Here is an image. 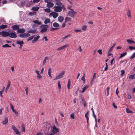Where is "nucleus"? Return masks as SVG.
<instances>
[{"mask_svg":"<svg viewBox=\"0 0 135 135\" xmlns=\"http://www.w3.org/2000/svg\"><path fill=\"white\" fill-rule=\"evenodd\" d=\"M69 46L68 45H65L62 46L61 47L57 49V50H60L64 49L65 48Z\"/></svg>","mask_w":135,"mask_h":135,"instance_id":"15","label":"nucleus"},{"mask_svg":"<svg viewBox=\"0 0 135 135\" xmlns=\"http://www.w3.org/2000/svg\"><path fill=\"white\" fill-rule=\"evenodd\" d=\"M39 9V8L38 7H33L32 8V9L35 11H37Z\"/></svg>","mask_w":135,"mask_h":135,"instance_id":"23","label":"nucleus"},{"mask_svg":"<svg viewBox=\"0 0 135 135\" xmlns=\"http://www.w3.org/2000/svg\"><path fill=\"white\" fill-rule=\"evenodd\" d=\"M115 45V43L113 44L112 46L111 47V48L108 50V52H110L111 51L113 50V48L114 47Z\"/></svg>","mask_w":135,"mask_h":135,"instance_id":"30","label":"nucleus"},{"mask_svg":"<svg viewBox=\"0 0 135 135\" xmlns=\"http://www.w3.org/2000/svg\"><path fill=\"white\" fill-rule=\"evenodd\" d=\"M10 106H11V108L12 109V111L13 110H14V107L11 104H10Z\"/></svg>","mask_w":135,"mask_h":135,"instance_id":"62","label":"nucleus"},{"mask_svg":"<svg viewBox=\"0 0 135 135\" xmlns=\"http://www.w3.org/2000/svg\"><path fill=\"white\" fill-rule=\"evenodd\" d=\"M118 87L117 88V89L116 90V91H115V94H117V95H118V94L119 93V91L118 90Z\"/></svg>","mask_w":135,"mask_h":135,"instance_id":"52","label":"nucleus"},{"mask_svg":"<svg viewBox=\"0 0 135 135\" xmlns=\"http://www.w3.org/2000/svg\"><path fill=\"white\" fill-rule=\"evenodd\" d=\"M127 98L128 99H131V96L130 94H128L127 95Z\"/></svg>","mask_w":135,"mask_h":135,"instance_id":"60","label":"nucleus"},{"mask_svg":"<svg viewBox=\"0 0 135 135\" xmlns=\"http://www.w3.org/2000/svg\"><path fill=\"white\" fill-rule=\"evenodd\" d=\"M41 27L43 28L41 30V32L42 33H43L47 31L49 26L47 25H41Z\"/></svg>","mask_w":135,"mask_h":135,"instance_id":"2","label":"nucleus"},{"mask_svg":"<svg viewBox=\"0 0 135 135\" xmlns=\"http://www.w3.org/2000/svg\"><path fill=\"white\" fill-rule=\"evenodd\" d=\"M88 112H87V113H86L85 114V116L87 119V123H88V124H89L88 121L89 120V118L88 116L87 115V114H88Z\"/></svg>","mask_w":135,"mask_h":135,"instance_id":"31","label":"nucleus"},{"mask_svg":"<svg viewBox=\"0 0 135 135\" xmlns=\"http://www.w3.org/2000/svg\"><path fill=\"white\" fill-rule=\"evenodd\" d=\"M34 36H35L34 35H33V36H31V37H29L28 38L27 40V41H29L32 40L33 39V38H34Z\"/></svg>","mask_w":135,"mask_h":135,"instance_id":"41","label":"nucleus"},{"mask_svg":"<svg viewBox=\"0 0 135 135\" xmlns=\"http://www.w3.org/2000/svg\"><path fill=\"white\" fill-rule=\"evenodd\" d=\"M33 22L37 24L38 25H40L41 24V22H39L38 21L36 20L35 21H33Z\"/></svg>","mask_w":135,"mask_h":135,"instance_id":"33","label":"nucleus"},{"mask_svg":"<svg viewBox=\"0 0 135 135\" xmlns=\"http://www.w3.org/2000/svg\"><path fill=\"white\" fill-rule=\"evenodd\" d=\"M127 42L129 44H135V42L133 40H131L128 39L127 40Z\"/></svg>","mask_w":135,"mask_h":135,"instance_id":"26","label":"nucleus"},{"mask_svg":"<svg viewBox=\"0 0 135 135\" xmlns=\"http://www.w3.org/2000/svg\"><path fill=\"white\" fill-rule=\"evenodd\" d=\"M53 26L55 27H57L59 26V24L57 22H54L53 24Z\"/></svg>","mask_w":135,"mask_h":135,"instance_id":"27","label":"nucleus"},{"mask_svg":"<svg viewBox=\"0 0 135 135\" xmlns=\"http://www.w3.org/2000/svg\"><path fill=\"white\" fill-rule=\"evenodd\" d=\"M2 47H11V46L9 45L8 44H6L5 45H3L2 46Z\"/></svg>","mask_w":135,"mask_h":135,"instance_id":"38","label":"nucleus"},{"mask_svg":"<svg viewBox=\"0 0 135 135\" xmlns=\"http://www.w3.org/2000/svg\"><path fill=\"white\" fill-rule=\"evenodd\" d=\"M65 72L64 71H63L62 72L60 73V74L58 75L57 76V78H58V79L62 78L63 77V75H64Z\"/></svg>","mask_w":135,"mask_h":135,"instance_id":"10","label":"nucleus"},{"mask_svg":"<svg viewBox=\"0 0 135 135\" xmlns=\"http://www.w3.org/2000/svg\"><path fill=\"white\" fill-rule=\"evenodd\" d=\"M52 72V69L51 68H49L48 69V73H51Z\"/></svg>","mask_w":135,"mask_h":135,"instance_id":"55","label":"nucleus"},{"mask_svg":"<svg viewBox=\"0 0 135 135\" xmlns=\"http://www.w3.org/2000/svg\"><path fill=\"white\" fill-rule=\"evenodd\" d=\"M74 115V113H72L70 115V117L72 119H74L75 118Z\"/></svg>","mask_w":135,"mask_h":135,"instance_id":"43","label":"nucleus"},{"mask_svg":"<svg viewBox=\"0 0 135 135\" xmlns=\"http://www.w3.org/2000/svg\"><path fill=\"white\" fill-rule=\"evenodd\" d=\"M22 127V132H25V126L23 125H22L21 126Z\"/></svg>","mask_w":135,"mask_h":135,"instance_id":"39","label":"nucleus"},{"mask_svg":"<svg viewBox=\"0 0 135 135\" xmlns=\"http://www.w3.org/2000/svg\"><path fill=\"white\" fill-rule=\"evenodd\" d=\"M129 49L131 50H135V47H134L130 46H129Z\"/></svg>","mask_w":135,"mask_h":135,"instance_id":"42","label":"nucleus"},{"mask_svg":"<svg viewBox=\"0 0 135 135\" xmlns=\"http://www.w3.org/2000/svg\"><path fill=\"white\" fill-rule=\"evenodd\" d=\"M87 27L86 26H83L82 27V30H85L86 28Z\"/></svg>","mask_w":135,"mask_h":135,"instance_id":"53","label":"nucleus"},{"mask_svg":"<svg viewBox=\"0 0 135 135\" xmlns=\"http://www.w3.org/2000/svg\"><path fill=\"white\" fill-rule=\"evenodd\" d=\"M16 43L20 45H23V41H17Z\"/></svg>","mask_w":135,"mask_h":135,"instance_id":"25","label":"nucleus"},{"mask_svg":"<svg viewBox=\"0 0 135 135\" xmlns=\"http://www.w3.org/2000/svg\"><path fill=\"white\" fill-rule=\"evenodd\" d=\"M19 28V26L18 25H14L11 27V28L13 30L18 29Z\"/></svg>","mask_w":135,"mask_h":135,"instance_id":"14","label":"nucleus"},{"mask_svg":"<svg viewBox=\"0 0 135 135\" xmlns=\"http://www.w3.org/2000/svg\"><path fill=\"white\" fill-rule=\"evenodd\" d=\"M58 28H53L51 29L50 30L51 31H53L54 30H55L56 29H58Z\"/></svg>","mask_w":135,"mask_h":135,"instance_id":"54","label":"nucleus"},{"mask_svg":"<svg viewBox=\"0 0 135 135\" xmlns=\"http://www.w3.org/2000/svg\"><path fill=\"white\" fill-rule=\"evenodd\" d=\"M93 116L95 118V122H97V116H96V115Z\"/></svg>","mask_w":135,"mask_h":135,"instance_id":"58","label":"nucleus"},{"mask_svg":"<svg viewBox=\"0 0 135 135\" xmlns=\"http://www.w3.org/2000/svg\"><path fill=\"white\" fill-rule=\"evenodd\" d=\"M37 77L38 79H41L42 78V76L40 74H39L37 75Z\"/></svg>","mask_w":135,"mask_h":135,"instance_id":"44","label":"nucleus"},{"mask_svg":"<svg viewBox=\"0 0 135 135\" xmlns=\"http://www.w3.org/2000/svg\"><path fill=\"white\" fill-rule=\"evenodd\" d=\"M37 31V30L36 29H32L28 31V32L29 33H35Z\"/></svg>","mask_w":135,"mask_h":135,"instance_id":"19","label":"nucleus"},{"mask_svg":"<svg viewBox=\"0 0 135 135\" xmlns=\"http://www.w3.org/2000/svg\"><path fill=\"white\" fill-rule=\"evenodd\" d=\"M11 82L9 80L8 81V83L7 84V86L6 87V89L5 90V91L6 93H7L8 89H9V88L11 84Z\"/></svg>","mask_w":135,"mask_h":135,"instance_id":"9","label":"nucleus"},{"mask_svg":"<svg viewBox=\"0 0 135 135\" xmlns=\"http://www.w3.org/2000/svg\"><path fill=\"white\" fill-rule=\"evenodd\" d=\"M9 31L8 32L3 31L1 32H0V34H1L2 36L3 37H6L9 36Z\"/></svg>","mask_w":135,"mask_h":135,"instance_id":"3","label":"nucleus"},{"mask_svg":"<svg viewBox=\"0 0 135 135\" xmlns=\"http://www.w3.org/2000/svg\"><path fill=\"white\" fill-rule=\"evenodd\" d=\"M40 0H33V2L34 3H37L40 1Z\"/></svg>","mask_w":135,"mask_h":135,"instance_id":"56","label":"nucleus"},{"mask_svg":"<svg viewBox=\"0 0 135 135\" xmlns=\"http://www.w3.org/2000/svg\"><path fill=\"white\" fill-rule=\"evenodd\" d=\"M110 88L109 87H108L107 88V96H108L109 94V91Z\"/></svg>","mask_w":135,"mask_h":135,"instance_id":"40","label":"nucleus"},{"mask_svg":"<svg viewBox=\"0 0 135 135\" xmlns=\"http://www.w3.org/2000/svg\"><path fill=\"white\" fill-rule=\"evenodd\" d=\"M35 72L36 74H37V75L40 74V71L37 70L35 71Z\"/></svg>","mask_w":135,"mask_h":135,"instance_id":"63","label":"nucleus"},{"mask_svg":"<svg viewBox=\"0 0 135 135\" xmlns=\"http://www.w3.org/2000/svg\"><path fill=\"white\" fill-rule=\"evenodd\" d=\"M49 58L47 56H46L45 57L44 60L43 61V64L45 65L46 63V60H47Z\"/></svg>","mask_w":135,"mask_h":135,"instance_id":"28","label":"nucleus"},{"mask_svg":"<svg viewBox=\"0 0 135 135\" xmlns=\"http://www.w3.org/2000/svg\"><path fill=\"white\" fill-rule=\"evenodd\" d=\"M7 27V26L6 25H1L0 26V28H1L2 29H3L5 28H6Z\"/></svg>","mask_w":135,"mask_h":135,"instance_id":"32","label":"nucleus"},{"mask_svg":"<svg viewBox=\"0 0 135 135\" xmlns=\"http://www.w3.org/2000/svg\"><path fill=\"white\" fill-rule=\"evenodd\" d=\"M36 135H44V134L42 133L38 132L37 133V134Z\"/></svg>","mask_w":135,"mask_h":135,"instance_id":"57","label":"nucleus"},{"mask_svg":"<svg viewBox=\"0 0 135 135\" xmlns=\"http://www.w3.org/2000/svg\"><path fill=\"white\" fill-rule=\"evenodd\" d=\"M54 11L56 12H60L62 11V7L61 6H55Z\"/></svg>","mask_w":135,"mask_h":135,"instance_id":"5","label":"nucleus"},{"mask_svg":"<svg viewBox=\"0 0 135 135\" xmlns=\"http://www.w3.org/2000/svg\"><path fill=\"white\" fill-rule=\"evenodd\" d=\"M12 127L13 130L17 134H20V132L17 128L15 127V126L14 125L12 126Z\"/></svg>","mask_w":135,"mask_h":135,"instance_id":"8","label":"nucleus"},{"mask_svg":"<svg viewBox=\"0 0 135 135\" xmlns=\"http://www.w3.org/2000/svg\"><path fill=\"white\" fill-rule=\"evenodd\" d=\"M127 54V52H126L122 54H120V56L119 58V59H120L123 57H124Z\"/></svg>","mask_w":135,"mask_h":135,"instance_id":"21","label":"nucleus"},{"mask_svg":"<svg viewBox=\"0 0 135 135\" xmlns=\"http://www.w3.org/2000/svg\"><path fill=\"white\" fill-rule=\"evenodd\" d=\"M50 20L49 18L46 19L44 21V23L45 24H46L50 22Z\"/></svg>","mask_w":135,"mask_h":135,"instance_id":"29","label":"nucleus"},{"mask_svg":"<svg viewBox=\"0 0 135 135\" xmlns=\"http://www.w3.org/2000/svg\"><path fill=\"white\" fill-rule=\"evenodd\" d=\"M59 1H57L58 2L56 3V4L57 5L61 6L62 4V3L61 2H59Z\"/></svg>","mask_w":135,"mask_h":135,"instance_id":"50","label":"nucleus"},{"mask_svg":"<svg viewBox=\"0 0 135 135\" xmlns=\"http://www.w3.org/2000/svg\"><path fill=\"white\" fill-rule=\"evenodd\" d=\"M58 87L59 89H61V84H60V83L59 81L58 82Z\"/></svg>","mask_w":135,"mask_h":135,"instance_id":"47","label":"nucleus"},{"mask_svg":"<svg viewBox=\"0 0 135 135\" xmlns=\"http://www.w3.org/2000/svg\"><path fill=\"white\" fill-rule=\"evenodd\" d=\"M114 60V59H113L111 60L110 61V65H113V63Z\"/></svg>","mask_w":135,"mask_h":135,"instance_id":"59","label":"nucleus"},{"mask_svg":"<svg viewBox=\"0 0 135 135\" xmlns=\"http://www.w3.org/2000/svg\"><path fill=\"white\" fill-rule=\"evenodd\" d=\"M40 37V36L39 35H38L37 36L35 37L34 39L32 41V42L33 43H34L36 42L39 38Z\"/></svg>","mask_w":135,"mask_h":135,"instance_id":"11","label":"nucleus"},{"mask_svg":"<svg viewBox=\"0 0 135 135\" xmlns=\"http://www.w3.org/2000/svg\"><path fill=\"white\" fill-rule=\"evenodd\" d=\"M59 16V14L58 13L54 12L52 13V16L54 18H55Z\"/></svg>","mask_w":135,"mask_h":135,"instance_id":"16","label":"nucleus"},{"mask_svg":"<svg viewBox=\"0 0 135 135\" xmlns=\"http://www.w3.org/2000/svg\"><path fill=\"white\" fill-rule=\"evenodd\" d=\"M52 132L53 133L52 134H55L59 132V129L57 128L55 126H54L53 127Z\"/></svg>","mask_w":135,"mask_h":135,"instance_id":"6","label":"nucleus"},{"mask_svg":"<svg viewBox=\"0 0 135 135\" xmlns=\"http://www.w3.org/2000/svg\"><path fill=\"white\" fill-rule=\"evenodd\" d=\"M126 112L127 113H133V112L130 110V109L129 108L126 109Z\"/></svg>","mask_w":135,"mask_h":135,"instance_id":"37","label":"nucleus"},{"mask_svg":"<svg viewBox=\"0 0 135 135\" xmlns=\"http://www.w3.org/2000/svg\"><path fill=\"white\" fill-rule=\"evenodd\" d=\"M130 80H132L135 79V74L130 75L129 77Z\"/></svg>","mask_w":135,"mask_h":135,"instance_id":"18","label":"nucleus"},{"mask_svg":"<svg viewBox=\"0 0 135 135\" xmlns=\"http://www.w3.org/2000/svg\"><path fill=\"white\" fill-rule=\"evenodd\" d=\"M128 16L129 17H131V13L130 10H128L127 13Z\"/></svg>","mask_w":135,"mask_h":135,"instance_id":"35","label":"nucleus"},{"mask_svg":"<svg viewBox=\"0 0 135 135\" xmlns=\"http://www.w3.org/2000/svg\"><path fill=\"white\" fill-rule=\"evenodd\" d=\"M58 21L60 22H62L64 20V18L62 16H59L58 18Z\"/></svg>","mask_w":135,"mask_h":135,"instance_id":"22","label":"nucleus"},{"mask_svg":"<svg viewBox=\"0 0 135 135\" xmlns=\"http://www.w3.org/2000/svg\"><path fill=\"white\" fill-rule=\"evenodd\" d=\"M28 88L27 87H26V89H25V91H26V95H27L28 94Z\"/></svg>","mask_w":135,"mask_h":135,"instance_id":"61","label":"nucleus"},{"mask_svg":"<svg viewBox=\"0 0 135 135\" xmlns=\"http://www.w3.org/2000/svg\"><path fill=\"white\" fill-rule=\"evenodd\" d=\"M71 81L70 79H69L68 81V83L67 84V87L68 90L70 89V86Z\"/></svg>","mask_w":135,"mask_h":135,"instance_id":"24","label":"nucleus"},{"mask_svg":"<svg viewBox=\"0 0 135 135\" xmlns=\"http://www.w3.org/2000/svg\"><path fill=\"white\" fill-rule=\"evenodd\" d=\"M70 36V35L69 34V35H68L66 36H65V37H64L62 38V39L63 40L62 41V42L63 41H64V39H65L67 38L68 37H69Z\"/></svg>","mask_w":135,"mask_h":135,"instance_id":"49","label":"nucleus"},{"mask_svg":"<svg viewBox=\"0 0 135 135\" xmlns=\"http://www.w3.org/2000/svg\"><path fill=\"white\" fill-rule=\"evenodd\" d=\"M30 34L28 33H23L20 34L19 35V36L21 38L27 37L30 36Z\"/></svg>","mask_w":135,"mask_h":135,"instance_id":"4","label":"nucleus"},{"mask_svg":"<svg viewBox=\"0 0 135 135\" xmlns=\"http://www.w3.org/2000/svg\"><path fill=\"white\" fill-rule=\"evenodd\" d=\"M98 52L99 53L100 55H102L103 54L102 52V50L101 49H99L98 51Z\"/></svg>","mask_w":135,"mask_h":135,"instance_id":"51","label":"nucleus"},{"mask_svg":"<svg viewBox=\"0 0 135 135\" xmlns=\"http://www.w3.org/2000/svg\"><path fill=\"white\" fill-rule=\"evenodd\" d=\"M71 21V18L69 17H66L65 18V22L67 21L70 22Z\"/></svg>","mask_w":135,"mask_h":135,"instance_id":"34","label":"nucleus"},{"mask_svg":"<svg viewBox=\"0 0 135 135\" xmlns=\"http://www.w3.org/2000/svg\"><path fill=\"white\" fill-rule=\"evenodd\" d=\"M121 76H123L125 74V71L123 70H122L121 71Z\"/></svg>","mask_w":135,"mask_h":135,"instance_id":"46","label":"nucleus"},{"mask_svg":"<svg viewBox=\"0 0 135 135\" xmlns=\"http://www.w3.org/2000/svg\"><path fill=\"white\" fill-rule=\"evenodd\" d=\"M26 31L23 28H19L17 30V32L18 33H23L25 32Z\"/></svg>","mask_w":135,"mask_h":135,"instance_id":"12","label":"nucleus"},{"mask_svg":"<svg viewBox=\"0 0 135 135\" xmlns=\"http://www.w3.org/2000/svg\"><path fill=\"white\" fill-rule=\"evenodd\" d=\"M44 10L45 12H47V13H49L51 12L50 9L49 8L44 9Z\"/></svg>","mask_w":135,"mask_h":135,"instance_id":"36","label":"nucleus"},{"mask_svg":"<svg viewBox=\"0 0 135 135\" xmlns=\"http://www.w3.org/2000/svg\"><path fill=\"white\" fill-rule=\"evenodd\" d=\"M35 14L34 12H30L29 13V15L30 16H32L34 15Z\"/></svg>","mask_w":135,"mask_h":135,"instance_id":"48","label":"nucleus"},{"mask_svg":"<svg viewBox=\"0 0 135 135\" xmlns=\"http://www.w3.org/2000/svg\"><path fill=\"white\" fill-rule=\"evenodd\" d=\"M9 36L11 38H15L17 37L16 33L14 31H9Z\"/></svg>","mask_w":135,"mask_h":135,"instance_id":"1","label":"nucleus"},{"mask_svg":"<svg viewBox=\"0 0 135 135\" xmlns=\"http://www.w3.org/2000/svg\"><path fill=\"white\" fill-rule=\"evenodd\" d=\"M135 57V52L133 53L132 56L130 57V58L132 59Z\"/></svg>","mask_w":135,"mask_h":135,"instance_id":"45","label":"nucleus"},{"mask_svg":"<svg viewBox=\"0 0 135 135\" xmlns=\"http://www.w3.org/2000/svg\"><path fill=\"white\" fill-rule=\"evenodd\" d=\"M89 87V85H87L85 86L84 88H83L82 89V90L81 91V92L82 93H84L85 91L87 89H88Z\"/></svg>","mask_w":135,"mask_h":135,"instance_id":"20","label":"nucleus"},{"mask_svg":"<svg viewBox=\"0 0 135 135\" xmlns=\"http://www.w3.org/2000/svg\"><path fill=\"white\" fill-rule=\"evenodd\" d=\"M8 122V118L5 117L4 119L3 120L2 123L3 124H5L7 123Z\"/></svg>","mask_w":135,"mask_h":135,"instance_id":"17","label":"nucleus"},{"mask_svg":"<svg viewBox=\"0 0 135 135\" xmlns=\"http://www.w3.org/2000/svg\"><path fill=\"white\" fill-rule=\"evenodd\" d=\"M54 4L51 2H48L47 4V6L48 8H51L54 6Z\"/></svg>","mask_w":135,"mask_h":135,"instance_id":"13","label":"nucleus"},{"mask_svg":"<svg viewBox=\"0 0 135 135\" xmlns=\"http://www.w3.org/2000/svg\"><path fill=\"white\" fill-rule=\"evenodd\" d=\"M76 13L77 12H76L74 11V10L71 11H69L68 12V15L70 16L74 17V16L75 15V13Z\"/></svg>","mask_w":135,"mask_h":135,"instance_id":"7","label":"nucleus"},{"mask_svg":"<svg viewBox=\"0 0 135 135\" xmlns=\"http://www.w3.org/2000/svg\"><path fill=\"white\" fill-rule=\"evenodd\" d=\"M59 113L61 117H63L64 116V114L62 113L61 112H60Z\"/></svg>","mask_w":135,"mask_h":135,"instance_id":"64","label":"nucleus"}]
</instances>
